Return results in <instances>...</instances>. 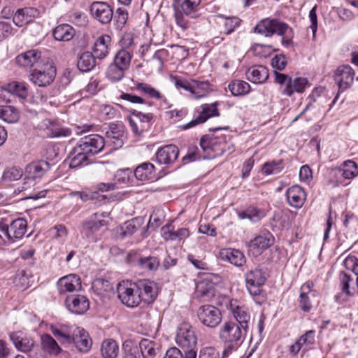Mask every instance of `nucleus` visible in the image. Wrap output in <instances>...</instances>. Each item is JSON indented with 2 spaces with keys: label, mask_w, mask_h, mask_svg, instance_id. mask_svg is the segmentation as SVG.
<instances>
[{
  "label": "nucleus",
  "mask_w": 358,
  "mask_h": 358,
  "mask_svg": "<svg viewBox=\"0 0 358 358\" xmlns=\"http://www.w3.org/2000/svg\"><path fill=\"white\" fill-rule=\"evenodd\" d=\"M104 145L105 139L99 134L82 137L71 153L70 167L77 168L88 164L90 157L102 151Z\"/></svg>",
  "instance_id": "obj_1"
},
{
  "label": "nucleus",
  "mask_w": 358,
  "mask_h": 358,
  "mask_svg": "<svg viewBox=\"0 0 358 358\" xmlns=\"http://www.w3.org/2000/svg\"><path fill=\"white\" fill-rule=\"evenodd\" d=\"M248 331L233 321L225 322L219 332L220 340L228 344L224 350L222 357H227L229 354L236 350L243 343Z\"/></svg>",
  "instance_id": "obj_2"
},
{
  "label": "nucleus",
  "mask_w": 358,
  "mask_h": 358,
  "mask_svg": "<svg viewBox=\"0 0 358 358\" xmlns=\"http://www.w3.org/2000/svg\"><path fill=\"white\" fill-rule=\"evenodd\" d=\"M255 32L264 35L266 37L277 34L282 36V43L287 46L292 41V29L286 23L278 19H264L255 27Z\"/></svg>",
  "instance_id": "obj_3"
},
{
  "label": "nucleus",
  "mask_w": 358,
  "mask_h": 358,
  "mask_svg": "<svg viewBox=\"0 0 358 358\" xmlns=\"http://www.w3.org/2000/svg\"><path fill=\"white\" fill-rule=\"evenodd\" d=\"M201 0H174L176 24L183 30L189 27L186 17L196 18L199 15Z\"/></svg>",
  "instance_id": "obj_4"
},
{
  "label": "nucleus",
  "mask_w": 358,
  "mask_h": 358,
  "mask_svg": "<svg viewBox=\"0 0 358 358\" xmlns=\"http://www.w3.org/2000/svg\"><path fill=\"white\" fill-rule=\"evenodd\" d=\"M196 315L199 322L209 329L218 327L222 320L220 309L212 305L200 306L196 311Z\"/></svg>",
  "instance_id": "obj_5"
},
{
  "label": "nucleus",
  "mask_w": 358,
  "mask_h": 358,
  "mask_svg": "<svg viewBox=\"0 0 358 358\" xmlns=\"http://www.w3.org/2000/svg\"><path fill=\"white\" fill-rule=\"evenodd\" d=\"M176 342L184 352L195 350L197 338L194 328L188 323L181 324L177 329Z\"/></svg>",
  "instance_id": "obj_6"
},
{
  "label": "nucleus",
  "mask_w": 358,
  "mask_h": 358,
  "mask_svg": "<svg viewBox=\"0 0 358 358\" xmlns=\"http://www.w3.org/2000/svg\"><path fill=\"white\" fill-rule=\"evenodd\" d=\"M117 292L119 299L127 307H136L141 302L136 284L123 281L118 284Z\"/></svg>",
  "instance_id": "obj_7"
},
{
  "label": "nucleus",
  "mask_w": 358,
  "mask_h": 358,
  "mask_svg": "<svg viewBox=\"0 0 358 358\" xmlns=\"http://www.w3.org/2000/svg\"><path fill=\"white\" fill-rule=\"evenodd\" d=\"M56 76V68L52 64L46 63L40 69H33L29 75L30 80L38 87L50 85Z\"/></svg>",
  "instance_id": "obj_8"
},
{
  "label": "nucleus",
  "mask_w": 358,
  "mask_h": 358,
  "mask_svg": "<svg viewBox=\"0 0 358 358\" xmlns=\"http://www.w3.org/2000/svg\"><path fill=\"white\" fill-rule=\"evenodd\" d=\"M50 168V164L43 160L33 162L27 164L24 169V185L30 184L34 186L41 180Z\"/></svg>",
  "instance_id": "obj_9"
},
{
  "label": "nucleus",
  "mask_w": 358,
  "mask_h": 358,
  "mask_svg": "<svg viewBox=\"0 0 358 358\" xmlns=\"http://www.w3.org/2000/svg\"><path fill=\"white\" fill-rule=\"evenodd\" d=\"M109 215L107 212L95 213L90 218L84 221L82 224L81 232L87 237L99 231L101 227L108 224V222L104 218Z\"/></svg>",
  "instance_id": "obj_10"
},
{
  "label": "nucleus",
  "mask_w": 358,
  "mask_h": 358,
  "mask_svg": "<svg viewBox=\"0 0 358 358\" xmlns=\"http://www.w3.org/2000/svg\"><path fill=\"white\" fill-rule=\"evenodd\" d=\"M124 130L122 122L110 123L106 131L105 144H110L115 150L121 148L124 144Z\"/></svg>",
  "instance_id": "obj_11"
},
{
  "label": "nucleus",
  "mask_w": 358,
  "mask_h": 358,
  "mask_svg": "<svg viewBox=\"0 0 358 358\" xmlns=\"http://www.w3.org/2000/svg\"><path fill=\"white\" fill-rule=\"evenodd\" d=\"M273 236L268 233L255 237L248 243V254L253 257H258L273 244Z\"/></svg>",
  "instance_id": "obj_12"
},
{
  "label": "nucleus",
  "mask_w": 358,
  "mask_h": 358,
  "mask_svg": "<svg viewBox=\"0 0 358 358\" xmlns=\"http://www.w3.org/2000/svg\"><path fill=\"white\" fill-rule=\"evenodd\" d=\"M220 115V113L217 108V103L211 104H203L201 106V110L199 115L191 120L189 122L180 126L182 130H187L196 125L206 122L208 118L217 117Z\"/></svg>",
  "instance_id": "obj_13"
},
{
  "label": "nucleus",
  "mask_w": 358,
  "mask_h": 358,
  "mask_svg": "<svg viewBox=\"0 0 358 358\" xmlns=\"http://www.w3.org/2000/svg\"><path fill=\"white\" fill-rule=\"evenodd\" d=\"M127 262L131 266L143 267L145 268H157L159 260L154 256L142 257L136 252L131 251L127 256Z\"/></svg>",
  "instance_id": "obj_14"
},
{
  "label": "nucleus",
  "mask_w": 358,
  "mask_h": 358,
  "mask_svg": "<svg viewBox=\"0 0 358 358\" xmlns=\"http://www.w3.org/2000/svg\"><path fill=\"white\" fill-rule=\"evenodd\" d=\"M71 344H73L80 352H87L92 348V341L89 334L83 328L74 327Z\"/></svg>",
  "instance_id": "obj_15"
},
{
  "label": "nucleus",
  "mask_w": 358,
  "mask_h": 358,
  "mask_svg": "<svg viewBox=\"0 0 358 358\" xmlns=\"http://www.w3.org/2000/svg\"><path fill=\"white\" fill-rule=\"evenodd\" d=\"M67 309L76 315L84 314L90 308V302L86 296L80 294L68 296L65 301Z\"/></svg>",
  "instance_id": "obj_16"
},
{
  "label": "nucleus",
  "mask_w": 358,
  "mask_h": 358,
  "mask_svg": "<svg viewBox=\"0 0 358 358\" xmlns=\"http://www.w3.org/2000/svg\"><path fill=\"white\" fill-rule=\"evenodd\" d=\"M355 71L349 65H342L335 71L334 79L342 91L351 86L354 81Z\"/></svg>",
  "instance_id": "obj_17"
},
{
  "label": "nucleus",
  "mask_w": 358,
  "mask_h": 358,
  "mask_svg": "<svg viewBox=\"0 0 358 358\" xmlns=\"http://www.w3.org/2000/svg\"><path fill=\"white\" fill-rule=\"evenodd\" d=\"M92 16L102 24L109 23L113 15L110 6L105 2L94 1L90 6Z\"/></svg>",
  "instance_id": "obj_18"
},
{
  "label": "nucleus",
  "mask_w": 358,
  "mask_h": 358,
  "mask_svg": "<svg viewBox=\"0 0 358 358\" xmlns=\"http://www.w3.org/2000/svg\"><path fill=\"white\" fill-rule=\"evenodd\" d=\"M38 127L50 138L66 137L71 135V131L69 129L61 127L56 122L50 119L42 120Z\"/></svg>",
  "instance_id": "obj_19"
},
{
  "label": "nucleus",
  "mask_w": 358,
  "mask_h": 358,
  "mask_svg": "<svg viewBox=\"0 0 358 358\" xmlns=\"http://www.w3.org/2000/svg\"><path fill=\"white\" fill-rule=\"evenodd\" d=\"M141 301L150 303L154 301L157 295V287L155 282L149 280H141L136 283Z\"/></svg>",
  "instance_id": "obj_20"
},
{
  "label": "nucleus",
  "mask_w": 358,
  "mask_h": 358,
  "mask_svg": "<svg viewBox=\"0 0 358 358\" xmlns=\"http://www.w3.org/2000/svg\"><path fill=\"white\" fill-rule=\"evenodd\" d=\"M178 155V148L170 144L159 148L155 154V159L159 164L169 166L175 162Z\"/></svg>",
  "instance_id": "obj_21"
},
{
  "label": "nucleus",
  "mask_w": 358,
  "mask_h": 358,
  "mask_svg": "<svg viewBox=\"0 0 358 358\" xmlns=\"http://www.w3.org/2000/svg\"><path fill=\"white\" fill-rule=\"evenodd\" d=\"M111 42V37L108 34L101 35L96 38L92 48V54L96 59L103 60L109 55Z\"/></svg>",
  "instance_id": "obj_22"
},
{
  "label": "nucleus",
  "mask_w": 358,
  "mask_h": 358,
  "mask_svg": "<svg viewBox=\"0 0 358 358\" xmlns=\"http://www.w3.org/2000/svg\"><path fill=\"white\" fill-rule=\"evenodd\" d=\"M27 230V222L24 218H17L11 222L6 231V238L15 242L24 237Z\"/></svg>",
  "instance_id": "obj_23"
},
{
  "label": "nucleus",
  "mask_w": 358,
  "mask_h": 358,
  "mask_svg": "<svg viewBox=\"0 0 358 358\" xmlns=\"http://www.w3.org/2000/svg\"><path fill=\"white\" fill-rule=\"evenodd\" d=\"M231 312L236 320V323L243 329L245 331H248L249 322L250 321V314L248 309L239 305H236L231 302Z\"/></svg>",
  "instance_id": "obj_24"
},
{
  "label": "nucleus",
  "mask_w": 358,
  "mask_h": 358,
  "mask_svg": "<svg viewBox=\"0 0 358 358\" xmlns=\"http://www.w3.org/2000/svg\"><path fill=\"white\" fill-rule=\"evenodd\" d=\"M331 174L341 176L343 179L352 180L358 176V166L352 160L345 161L339 168L334 169Z\"/></svg>",
  "instance_id": "obj_25"
},
{
  "label": "nucleus",
  "mask_w": 358,
  "mask_h": 358,
  "mask_svg": "<svg viewBox=\"0 0 358 358\" xmlns=\"http://www.w3.org/2000/svg\"><path fill=\"white\" fill-rule=\"evenodd\" d=\"M286 196L291 206L299 208L306 200V194L300 186L293 185L287 189Z\"/></svg>",
  "instance_id": "obj_26"
},
{
  "label": "nucleus",
  "mask_w": 358,
  "mask_h": 358,
  "mask_svg": "<svg viewBox=\"0 0 358 358\" xmlns=\"http://www.w3.org/2000/svg\"><path fill=\"white\" fill-rule=\"evenodd\" d=\"M38 11L33 8L18 9L13 17V23L17 27H22L31 22L37 15Z\"/></svg>",
  "instance_id": "obj_27"
},
{
  "label": "nucleus",
  "mask_w": 358,
  "mask_h": 358,
  "mask_svg": "<svg viewBox=\"0 0 358 358\" xmlns=\"http://www.w3.org/2000/svg\"><path fill=\"white\" fill-rule=\"evenodd\" d=\"M10 338L15 348L23 352L31 351L34 345V341L24 336L21 331L12 332Z\"/></svg>",
  "instance_id": "obj_28"
},
{
  "label": "nucleus",
  "mask_w": 358,
  "mask_h": 358,
  "mask_svg": "<svg viewBox=\"0 0 358 358\" xmlns=\"http://www.w3.org/2000/svg\"><path fill=\"white\" fill-rule=\"evenodd\" d=\"M74 327L65 324L51 325L50 331L62 345H69Z\"/></svg>",
  "instance_id": "obj_29"
},
{
  "label": "nucleus",
  "mask_w": 358,
  "mask_h": 358,
  "mask_svg": "<svg viewBox=\"0 0 358 358\" xmlns=\"http://www.w3.org/2000/svg\"><path fill=\"white\" fill-rule=\"evenodd\" d=\"M133 83L134 86L131 87L132 90L139 92L141 94L147 96L148 98L166 101V98L164 97L159 91L150 84L140 83L138 81H134Z\"/></svg>",
  "instance_id": "obj_30"
},
{
  "label": "nucleus",
  "mask_w": 358,
  "mask_h": 358,
  "mask_svg": "<svg viewBox=\"0 0 358 358\" xmlns=\"http://www.w3.org/2000/svg\"><path fill=\"white\" fill-rule=\"evenodd\" d=\"M308 85V80L306 78L297 77L294 79L291 78L288 86L282 90V94L290 97L294 92L303 93Z\"/></svg>",
  "instance_id": "obj_31"
},
{
  "label": "nucleus",
  "mask_w": 358,
  "mask_h": 358,
  "mask_svg": "<svg viewBox=\"0 0 358 358\" xmlns=\"http://www.w3.org/2000/svg\"><path fill=\"white\" fill-rule=\"evenodd\" d=\"M246 77L254 83H263L268 78V71L264 66H254L248 69Z\"/></svg>",
  "instance_id": "obj_32"
},
{
  "label": "nucleus",
  "mask_w": 358,
  "mask_h": 358,
  "mask_svg": "<svg viewBox=\"0 0 358 358\" xmlns=\"http://www.w3.org/2000/svg\"><path fill=\"white\" fill-rule=\"evenodd\" d=\"M41 57V52L37 50H31L17 56L15 62L21 66L31 67L39 62Z\"/></svg>",
  "instance_id": "obj_33"
},
{
  "label": "nucleus",
  "mask_w": 358,
  "mask_h": 358,
  "mask_svg": "<svg viewBox=\"0 0 358 358\" xmlns=\"http://www.w3.org/2000/svg\"><path fill=\"white\" fill-rule=\"evenodd\" d=\"M75 29L68 24L57 26L52 31V35L58 41H69L75 36Z\"/></svg>",
  "instance_id": "obj_34"
},
{
  "label": "nucleus",
  "mask_w": 358,
  "mask_h": 358,
  "mask_svg": "<svg viewBox=\"0 0 358 358\" xmlns=\"http://www.w3.org/2000/svg\"><path fill=\"white\" fill-rule=\"evenodd\" d=\"M139 348L143 358H155L159 352V345L147 338H143L139 343Z\"/></svg>",
  "instance_id": "obj_35"
},
{
  "label": "nucleus",
  "mask_w": 358,
  "mask_h": 358,
  "mask_svg": "<svg viewBox=\"0 0 358 358\" xmlns=\"http://www.w3.org/2000/svg\"><path fill=\"white\" fill-rule=\"evenodd\" d=\"M3 90L22 99H26L29 94L28 86L24 82L12 81L6 85Z\"/></svg>",
  "instance_id": "obj_36"
},
{
  "label": "nucleus",
  "mask_w": 358,
  "mask_h": 358,
  "mask_svg": "<svg viewBox=\"0 0 358 358\" xmlns=\"http://www.w3.org/2000/svg\"><path fill=\"white\" fill-rule=\"evenodd\" d=\"M96 60L92 52H83L78 56V68L82 72H89L96 66Z\"/></svg>",
  "instance_id": "obj_37"
},
{
  "label": "nucleus",
  "mask_w": 358,
  "mask_h": 358,
  "mask_svg": "<svg viewBox=\"0 0 358 358\" xmlns=\"http://www.w3.org/2000/svg\"><path fill=\"white\" fill-rule=\"evenodd\" d=\"M155 166L150 162H145L138 166L134 171L135 177L141 181L152 180L154 178Z\"/></svg>",
  "instance_id": "obj_38"
},
{
  "label": "nucleus",
  "mask_w": 358,
  "mask_h": 358,
  "mask_svg": "<svg viewBox=\"0 0 358 358\" xmlns=\"http://www.w3.org/2000/svg\"><path fill=\"white\" fill-rule=\"evenodd\" d=\"M238 215L241 220L248 219L251 222L255 223L264 217L266 214L262 209L250 206L245 210L239 212Z\"/></svg>",
  "instance_id": "obj_39"
},
{
  "label": "nucleus",
  "mask_w": 358,
  "mask_h": 358,
  "mask_svg": "<svg viewBox=\"0 0 358 358\" xmlns=\"http://www.w3.org/2000/svg\"><path fill=\"white\" fill-rule=\"evenodd\" d=\"M132 52L130 50L120 49L114 55L113 63L127 71L130 66Z\"/></svg>",
  "instance_id": "obj_40"
},
{
  "label": "nucleus",
  "mask_w": 358,
  "mask_h": 358,
  "mask_svg": "<svg viewBox=\"0 0 358 358\" xmlns=\"http://www.w3.org/2000/svg\"><path fill=\"white\" fill-rule=\"evenodd\" d=\"M103 358H116L119 353V346L113 339H106L102 343L101 348Z\"/></svg>",
  "instance_id": "obj_41"
},
{
  "label": "nucleus",
  "mask_w": 358,
  "mask_h": 358,
  "mask_svg": "<svg viewBox=\"0 0 358 358\" xmlns=\"http://www.w3.org/2000/svg\"><path fill=\"white\" fill-rule=\"evenodd\" d=\"M41 346L44 351L50 355H57L61 352V348L56 341L49 334H43L41 337Z\"/></svg>",
  "instance_id": "obj_42"
},
{
  "label": "nucleus",
  "mask_w": 358,
  "mask_h": 358,
  "mask_svg": "<svg viewBox=\"0 0 358 358\" xmlns=\"http://www.w3.org/2000/svg\"><path fill=\"white\" fill-rule=\"evenodd\" d=\"M20 117L17 109L12 106H0V118L8 123L16 122Z\"/></svg>",
  "instance_id": "obj_43"
},
{
  "label": "nucleus",
  "mask_w": 358,
  "mask_h": 358,
  "mask_svg": "<svg viewBox=\"0 0 358 358\" xmlns=\"http://www.w3.org/2000/svg\"><path fill=\"white\" fill-rule=\"evenodd\" d=\"M35 250L29 248L28 250H22L20 252V257L16 259L17 266L24 267H33L35 266L36 259L34 257Z\"/></svg>",
  "instance_id": "obj_44"
},
{
  "label": "nucleus",
  "mask_w": 358,
  "mask_h": 358,
  "mask_svg": "<svg viewBox=\"0 0 358 358\" xmlns=\"http://www.w3.org/2000/svg\"><path fill=\"white\" fill-rule=\"evenodd\" d=\"M126 70L118 65L111 63L106 71V78L112 83H117L124 77Z\"/></svg>",
  "instance_id": "obj_45"
},
{
  "label": "nucleus",
  "mask_w": 358,
  "mask_h": 358,
  "mask_svg": "<svg viewBox=\"0 0 358 358\" xmlns=\"http://www.w3.org/2000/svg\"><path fill=\"white\" fill-rule=\"evenodd\" d=\"M209 86V83L207 81L192 80V97L197 99L205 96L208 91Z\"/></svg>",
  "instance_id": "obj_46"
},
{
  "label": "nucleus",
  "mask_w": 358,
  "mask_h": 358,
  "mask_svg": "<svg viewBox=\"0 0 358 358\" xmlns=\"http://www.w3.org/2000/svg\"><path fill=\"white\" fill-rule=\"evenodd\" d=\"M228 88L234 96H242L250 91V85L245 81L235 80L231 81Z\"/></svg>",
  "instance_id": "obj_47"
},
{
  "label": "nucleus",
  "mask_w": 358,
  "mask_h": 358,
  "mask_svg": "<svg viewBox=\"0 0 358 358\" xmlns=\"http://www.w3.org/2000/svg\"><path fill=\"white\" fill-rule=\"evenodd\" d=\"M268 277L266 270H250L246 275L245 281L253 285H264Z\"/></svg>",
  "instance_id": "obj_48"
},
{
  "label": "nucleus",
  "mask_w": 358,
  "mask_h": 358,
  "mask_svg": "<svg viewBox=\"0 0 358 358\" xmlns=\"http://www.w3.org/2000/svg\"><path fill=\"white\" fill-rule=\"evenodd\" d=\"M284 169L282 160L270 161L264 164L262 171L265 175H275L280 173Z\"/></svg>",
  "instance_id": "obj_49"
},
{
  "label": "nucleus",
  "mask_w": 358,
  "mask_h": 358,
  "mask_svg": "<svg viewBox=\"0 0 358 358\" xmlns=\"http://www.w3.org/2000/svg\"><path fill=\"white\" fill-rule=\"evenodd\" d=\"M225 257L229 262L237 267L243 266L245 263L244 255L238 250H227Z\"/></svg>",
  "instance_id": "obj_50"
},
{
  "label": "nucleus",
  "mask_w": 358,
  "mask_h": 358,
  "mask_svg": "<svg viewBox=\"0 0 358 358\" xmlns=\"http://www.w3.org/2000/svg\"><path fill=\"white\" fill-rule=\"evenodd\" d=\"M164 358H196V351L185 350L182 352L178 348L173 347L166 351Z\"/></svg>",
  "instance_id": "obj_51"
},
{
  "label": "nucleus",
  "mask_w": 358,
  "mask_h": 358,
  "mask_svg": "<svg viewBox=\"0 0 358 358\" xmlns=\"http://www.w3.org/2000/svg\"><path fill=\"white\" fill-rule=\"evenodd\" d=\"M195 296L197 298H203L209 295L211 293L213 287L208 285V282L203 278L199 279L195 282Z\"/></svg>",
  "instance_id": "obj_52"
},
{
  "label": "nucleus",
  "mask_w": 358,
  "mask_h": 358,
  "mask_svg": "<svg viewBox=\"0 0 358 358\" xmlns=\"http://www.w3.org/2000/svg\"><path fill=\"white\" fill-rule=\"evenodd\" d=\"M128 12L124 8H118L115 14V24L116 28L122 29L127 23Z\"/></svg>",
  "instance_id": "obj_53"
},
{
  "label": "nucleus",
  "mask_w": 358,
  "mask_h": 358,
  "mask_svg": "<svg viewBox=\"0 0 358 358\" xmlns=\"http://www.w3.org/2000/svg\"><path fill=\"white\" fill-rule=\"evenodd\" d=\"M131 114L134 117L136 118L141 125H145V129L149 127L150 122L153 118L152 113H143L140 111L134 110Z\"/></svg>",
  "instance_id": "obj_54"
},
{
  "label": "nucleus",
  "mask_w": 358,
  "mask_h": 358,
  "mask_svg": "<svg viewBox=\"0 0 358 358\" xmlns=\"http://www.w3.org/2000/svg\"><path fill=\"white\" fill-rule=\"evenodd\" d=\"M352 280L350 276L342 271L340 275V285L341 287V292L345 293L347 296H352L350 291V282Z\"/></svg>",
  "instance_id": "obj_55"
},
{
  "label": "nucleus",
  "mask_w": 358,
  "mask_h": 358,
  "mask_svg": "<svg viewBox=\"0 0 358 358\" xmlns=\"http://www.w3.org/2000/svg\"><path fill=\"white\" fill-rule=\"evenodd\" d=\"M22 174L23 171L21 169L11 167L4 171L3 176L9 180H17L22 176Z\"/></svg>",
  "instance_id": "obj_56"
},
{
  "label": "nucleus",
  "mask_w": 358,
  "mask_h": 358,
  "mask_svg": "<svg viewBox=\"0 0 358 358\" xmlns=\"http://www.w3.org/2000/svg\"><path fill=\"white\" fill-rule=\"evenodd\" d=\"M169 55V52L166 49L155 50L152 56L151 59H156L159 62V67L162 69L164 66V61L167 59Z\"/></svg>",
  "instance_id": "obj_57"
},
{
  "label": "nucleus",
  "mask_w": 358,
  "mask_h": 358,
  "mask_svg": "<svg viewBox=\"0 0 358 358\" xmlns=\"http://www.w3.org/2000/svg\"><path fill=\"white\" fill-rule=\"evenodd\" d=\"M199 278H203L205 279V280L208 282V285L213 287L214 285L219 284L222 281L220 275L213 273H199Z\"/></svg>",
  "instance_id": "obj_58"
},
{
  "label": "nucleus",
  "mask_w": 358,
  "mask_h": 358,
  "mask_svg": "<svg viewBox=\"0 0 358 358\" xmlns=\"http://www.w3.org/2000/svg\"><path fill=\"white\" fill-rule=\"evenodd\" d=\"M70 21L77 26H85L87 22V16L81 12H73L70 15Z\"/></svg>",
  "instance_id": "obj_59"
},
{
  "label": "nucleus",
  "mask_w": 358,
  "mask_h": 358,
  "mask_svg": "<svg viewBox=\"0 0 358 358\" xmlns=\"http://www.w3.org/2000/svg\"><path fill=\"white\" fill-rule=\"evenodd\" d=\"M131 173L128 169L118 170L115 175V180L118 183H128L130 181Z\"/></svg>",
  "instance_id": "obj_60"
},
{
  "label": "nucleus",
  "mask_w": 358,
  "mask_h": 358,
  "mask_svg": "<svg viewBox=\"0 0 358 358\" xmlns=\"http://www.w3.org/2000/svg\"><path fill=\"white\" fill-rule=\"evenodd\" d=\"M128 122L131 127V131L136 135H141L145 131V125H141L136 118L134 117L132 115L128 117Z\"/></svg>",
  "instance_id": "obj_61"
},
{
  "label": "nucleus",
  "mask_w": 358,
  "mask_h": 358,
  "mask_svg": "<svg viewBox=\"0 0 358 358\" xmlns=\"http://www.w3.org/2000/svg\"><path fill=\"white\" fill-rule=\"evenodd\" d=\"M155 50V45L152 44H144L140 48L141 56L144 61H150L151 56Z\"/></svg>",
  "instance_id": "obj_62"
},
{
  "label": "nucleus",
  "mask_w": 358,
  "mask_h": 358,
  "mask_svg": "<svg viewBox=\"0 0 358 358\" xmlns=\"http://www.w3.org/2000/svg\"><path fill=\"white\" fill-rule=\"evenodd\" d=\"M54 237L59 241H64L67 236V229L65 226L59 224L52 229Z\"/></svg>",
  "instance_id": "obj_63"
},
{
  "label": "nucleus",
  "mask_w": 358,
  "mask_h": 358,
  "mask_svg": "<svg viewBox=\"0 0 358 358\" xmlns=\"http://www.w3.org/2000/svg\"><path fill=\"white\" fill-rule=\"evenodd\" d=\"M272 66L279 71L283 70L287 65V60L283 55H279L275 56L271 59Z\"/></svg>",
  "instance_id": "obj_64"
}]
</instances>
